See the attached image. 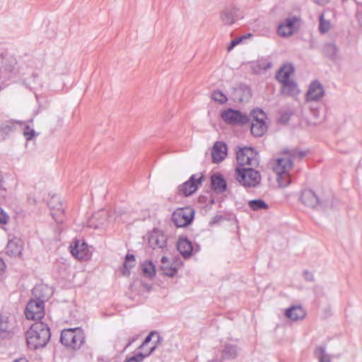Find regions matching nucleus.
Returning a JSON list of instances; mask_svg holds the SVG:
<instances>
[{
  "mask_svg": "<svg viewBox=\"0 0 362 362\" xmlns=\"http://www.w3.org/2000/svg\"><path fill=\"white\" fill-rule=\"evenodd\" d=\"M26 341L28 347L37 349L44 347L48 343L51 333L47 324L37 322L31 325L25 333Z\"/></svg>",
  "mask_w": 362,
  "mask_h": 362,
  "instance_id": "nucleus-1",
  "label": "nucleus"
},
{
  "mask_svg": "<svg viewBox=\"0 0 362 362\" xmlns=\"http://www.w3.org/2000/svg\"><path fill=\"white\" fill-rule=\"evenodd\" d=\"M60 341L65 346L77 350L85 341L84 333L79 327L66 329L61 333Z\"/></svg>",
  "mask_w": 362,
  "mask_h": 362,
  "instance_id": "nucleus-2",
  "label": "nucleus"
},
{
  "mask_svg": "<svg viewBox=\"0 0 362 362\" xmlns=\"http://www.w3.org/2000/svg\"><path fill=\"white\" fill-rule=\"evenodd\" d=\"M236 180L238 182L245 187H255L257 186L261 181V175L258 170H255L253 167L235 169Z\"/></svg>",
  "mask_w": 362,
  "mask_h": 362,
  "instance_id": "nucleus-3",
  "label": "nucleus"
},
{
  "mask_svg": "<svg viewBox=\"0 0 362 362\" xmlns=\"http://www.w3.org/2000/svg\"><path fill=\"white\" fill-rule=\"evenodd\" d=\"M293 167L291 159H277L274 166V171L277 174V180L282 187H287L291 183L288 171Z\"/></svg>",
  "mask_w": 362,
  "mask_h": 362,
  "instance_id": "nucleus-4",
  "label": "nucleus"
},
{
  "mask_svg": "<svg viewBox=\"0 0 362 362\" xmlns=\"http://www.w3.org/2000/svg\"><path fill=\"white\" fill-rule=\"evenodd\" d=\"M237 162L240 165H247L257 167L259 165V156L257 151L251 147L240 148L236 152Z\"/></svg>",
  "mask_w": 362,
  "mask_h": 362,
  "instance_id": "nucleus-5",
  "label": "nucleus"
},
{
  "mask_svg": "<svg viewBox=\"0 0 362 362\" xmlns=\"http://www.w3.org/2000/svg\"><path fill=\"white\" fill-rule=\"evenodd\" d=\"M250 116L252 118L250 127L252 134L255 136H262L267 128L264 122L265 113L260 109H256L251 112Z\"/></svg>",
  "mask_w": 362,
  "mask_h": 362,
  "instance_id": "nucleus-6",
  "label": "nucleus"
},
{
  "mask_svg": "<svg viewBox=\"0 0 362 362\" xmlns=\"http://www.w3.org/2000/svg\"><path fill=\"white\" fill-rule=\"evenodd\" d=\"M194 211L190 207L180 208L172 214V221L177 227L189 226L194 219Z\"/></svg>",
  "mask_w": 362,
  "mask_h": 362,
  "instance_id": "nucleus-7",
  "label": "nucleus"
},
{
  "mask_svg": "<svg viewBox=\"0 0 362 362\" xmlns=\"http://www.w3.org/2000/svg\"><path fill=\"white\" fill-rule=\"evenodd\" d=\"M204 180V175L202 173L191 175L189 179L183 184L178 186V192L185 197H188L194 194L199 186Z\"/></svg>",
  "mask_w": 362,
  "mask_h": 362,
  "instance_id": "nucleus-8",
  "label": "nucleus"
},
{
  "mask_svg": "<svg viewBox=\"0 0 362 362\" xmlns=\"http://www.w3.org/2000/svg\"><path fill=\"white\" fill-rule=\"evenodd\" d=\"M25 315L28 320H41L45 315L44 301L39 298L30 300L25 307Z\"/></svg>",
  "mask_w": 362,
  "mask_h": 362,
  "instance_id": "nucleus-9",
  "label": "nucleus"
},
{
  "mask_svg": "<svg viewBox=\"0 0 362 362\" xmlns=\"http://www.w3.org/2000/svg\"><path fill=\"white\" fill-rule=\"evenodd\" d=\"M221 118L229 124L232 125H244L247 123H249L250 119L249 116L245 114L242 113L239 110H233L231 108H228L226 110H224L221 113Z\"/></svg>",
  "mask_w": 362,
  "mask_h": 362,
  "instance_id": "nucleus-10",
  "label": "nucleus"
},
{
  "mask_svg": "<svg viewBox=\"0 0 362 362\" xmlns=\"http://www.w3.org/2000/svg\"><path fill=\"white\" fill-rule=\"evenodd\" d=\"M71 255L78 259H88L90 257L88 245L81 240H75L70 245Z\"/></svg>",
  "mask_w": 362,
  "mask_h": 362,
  "instance_id": "nucleus-11",
  "label": "nucleus"
},
{
  "mask_svg": "<svg viewBox=\"0 0 362 362\" xmlns=\"http://www.w3.org/2000/svg\"><path fill=\"white\" fill-rule=\"evenodd\" d=\"M167 238L162 230L154 229L148 235V244L153 250L164 249Z\"/></svg>",
  "mask_w": 362,
  "mask_h": 362,
  "instance_id": "nucleus-12",
  "label": "nucleus"
},
{
  "mask_svg": "<svg viewBox=\"0 0 362 362\" xmlns=\"http://www.w3.org/2000/svg\"><path fill=\"white\" fill-rule=\"evenodd\" d=\"M300 201L305 206L310 208L315 209L321 206L319 197L316 195L315 192L311 189L302 191Z\"/></svg>",
  "mask_w": 362,
  "mask_h": 362,
  "instance_id": "nucleus-13",
  "label": "nucleus"
},
{
  "mask_svg": "<svg viewBox=\"0 0 362 362\" xmlns=\"http://www.w3.org/2000/svg\"><path fill=\"white\" fill-rule=\"evenodd\" d=\"M324 95V89L322 84L315 81L312 82L309 86L308 90L306 93V100L308 101H318Z\"/></svg>",
  "mask_w": 362,
  "mask_h": 362,
  "instance_id": "nucleus-14",
  "label": "nucleus"
},
{
  "mask_svg": "<svg viewBox=\"0 0 362 362\" xmlns=\"http://www.w3.org/2000/svg\"><path fill=\"white\" fill-rule=\"evenodd\" d=\"M211 187L216 194H223L227 189V182L220 173H216L211 176Z\"/></svg>",
  "mask_w": 362,
  "mask_h": 362,
  "instance_id": "nucleus-15",
  "label": "nucleus"
},
{
  "mask_svg": "<svg viewBox=\"0 0 362 362\" xmlns=\"http://www.w3.org/2000/svg\"><path fill=\"white\" fill-rule=\"evenodd\" d=\"M23 247V241L15 237L8 240L5 249L6 253L11 257H17L21 255Z\"/></svg>",
  "mask_w": 362,
  "mask_h": 362,
  "instance_id": "nucleus-16",
  "label": "nucleus"
},
{
  "mask_svg": "<svg viewBox=\"0 0 362 362\" xmlns=\"http://www.w3.org/2000/svg\"><path fill=\"white\" fill-rule=\"evenodd\" d=\"M251 98V91L248 86L241 84L233 88V100L234 101H248Z\"/></svg>",
  "mask_w": 362,
  "mask_h": 362,
  "instance_id": "nucleus-17",
  "label": "nucleus"
},
{
  "mask_svg": "<svg viewBox=\"0 0 362 362\" xmlns=\"http://www.w3.org/2000/svg\"><path fill=\"white\" fill-rule=\"evenodd\" d=\"M48 205L51 210V214L54 219L57 222H62V220L59 218L60 215L63 214L64 209L62 204L59 201L58 197L54 196L48 202Z\"/></svg>",
  "mask_w": 362,
  "mask_h": 362,
  "instance_id": "nucleus-18",
  "label": "nucleus"
},
{
  "mask_svg": "<svg viewBox=\"0 0 362 362\" xmlns=\"http://www.w3.org/2000/svg\"><path fill=\"white\" fill-rule=\"evenodd\" d=\"M227 146L225 143L216 141L212 149L211 156L214 163L221 162L227 155Z\"/></svg>",
  "mask_w": 362,
  "mask_h": 362,
  "instance_id": "nucleus-19",
  "label": "nucleus"
},
{
  "mask_svg": "<svg viewBox=\"0 0 362 362\" xmlns=\"http://www.w3.org/2000/svg\"><path fill=\"white\" fill-rule=\"evenodd\" d=\"M177 249L182 256L187 259L191 257L193 247L191 242L187 238H180L177 243Z\"/></svg>",
  "mask_w": 362,
  "mask_h": 362,
  "instance_id": "nucleus-20",
  "label": "nucleus"
},
{
  "mask_svg": "<svg viewBox=\"0 0 362 362\" xmlns=\"http://www.w3.org/2000/svg\"><path fill=\"white\" fill-rule=\"evenodd\" d=\"M294 68L292 64H284L278 71L276 78L277 81L282 83L292 80L291 75L293 73Z\"/></svg>",
  "mask_w": 362,
  "mask_h": 362,
  "instance_id": "nucleus-21",
  "label": "nucleus"
},
{
  "mask_svg": "<svg viewBox=\"0 0 362 362\" xmlns=\"http://www.w3.org/2000/svg\"><path fill=\"white\" fill-rule=\"evenodd\" d=\"M285 315L293 321H297L304 318L305 312L300 305H293L285 312Z\"/></svg>",
  "mask_w": 362,
  "mask_h": 362,
  "instance_id": "nucleus-22",
  "label": "nucleus"
},
{
  "mask_svg": "<svg viewBox=\"0 0 362 362\" xmlns=\"http://www.w3.org/2000/svg\"><path fill=\"white\" fill-rule=\"evenodd\" d=\"M238 9L237 8H226L221 15L222 22L225 25H232L238 18Z\"/></svg>",
  "mask_w": 362,
  "mask_h": 362,
  "instance_id": "nucleus-23",
  "label": "nucleus"
},
{
  "mask_svg": "<svg viewBox=\"0 0 362 362\" xmlns=\"http://www.w3.org/2000/svg\"><path fill=\"white\" fill-rule=\"evenodd\" d=\"M281 93L287 96H294L299 93L297 83L291 80L281 83Z\"/></svg>",
  "mask_w": 362,
  "mask_h": 362,
  "instance_id": "nucleus-24",
  "label": "nucleus"
},
{
  "mask_svg": "<svg viewBox=\"0 0 362 362\" xmlns=\"http://www.w3.org/2000/svg\"><path fill=\"white\" fill-rule=\"evenodd\" d=\"M238 351L237 345L227 344L221 351V357L224 359H234L238 356Z\"/></svg>",
  "mask_w": 362,
  "mask_h": 362,
  "instance_id": "nucleus-25",
  "label": "nucleus"
},
{
  "mask_svg": "<svg viewBox=\"0 0 362 362\" xmlns=\"http://www.w3.org/2000/svg\"><path fill=\"white\" fill-rule=\"evenodd\" d=\"M136 260L133 255L127 254L125 257V260L122 269V273L124 276H129L130 274V269L135 266Z\"/></svg>",
  "mask_w": 362,
  "mask_h": 362,
  "instance_id": "nucleus-26",
  "label": "nucleus"
},
{
  "mask_svg": "<svg viewBox=\"0 0 362 362\" xmlns=\"http://www.w3.org/2000/svg\"><path fill=\"white\" fill-rule=\"evenodd\" d=\"M337 47L334 43H327L322 49L323 54L331 59H334L337 54Z\"/></svg>",
  "mask_w": 362,
  "mask_h": 362,
  "instance_id": "nucleus-27",
  "label": "nucleus"
},
{
  "mask_svg": "<svg viewBox=\"0 0 362 362\" xmlns=\"http://www.w3.org/2000/svg\"><path fill=\"white\" fill-rule=\"evenodd\" d=\"M315 356L319 362H331L329 356L326 353L325 348L322 346H317L314 351Z\"/></svg>",
  "mask_w": 362,
  "mask_h": 362,
  "instance_id": "nucleus-28",
  "label": "nucleus"
},
{
  "mask_svg": "<svg viewBox=\"0 0 362 362\" xmlns=\"http://www.w3.org/2000/svg\"><path fill=\"white\" fill-rule=\"evenodd\" d=\"M143 274L149 278L153 277L156 273V267L151 261H146L141 264Z\"/></svg>",
  "mask_w": 362,
  "mask_h": 362,
  "instance_id": "nucleus-29",
  "label": "nucleus"
},
{
  "mask_svg": "<svg viewBox=\"0 0 362 362\" xmlns=\"http://www.w3.org/2000/svg\"><path fill=\"white\" fill-rule=\"evenodd\" d=\"M16 130V123L12 121H6L1 124V132L4 136H8Z\"/></svg>",
  "mask_w": 362,
  "mask_h": 362,
  "instance_id": "nucleus-30",
  "label": "nucleus"
},
{
  "mask_svg": "<svg viewBox=\"0 0 362 362\" xmlns=\"http://www.w3.org/2000/svg\"><path fill=\"white\" fill-rule=\"evenodd\" d=\"M248 206L253 211H258L261 209H267L268 204L262 199H253L248 202Z\"/></svg>",
  "mask_w": 362,
  "mask_h": 362,
  "instance_id": "nucleus-31",
  "label": "nucleus"
},
{
  "mask_svg": "<svg viewBox=\"0 0 362 362\" xmlns=\"http://www.w3.org/2000/svg\"><path fill=\"white\" fill-rule=\"evenodd\" d=\"M331 28L329 20L325 18V14L322 13L319 18V31L321 33H326Z\"/></svg>",
  "mask_w": 362,
  "mask_h": 362,
  "instance_id": "nucleus-32",
  "label": "nucleus"
},
{
  "mask_svg": "<svg viewBox=\"0 0 362 362\" xmlns=\"http://www.w3.org/2000/svg\"><path fill=\"white\" fill-rule=\"evenodd\" d=\"M156 346H153L147 354L139 353L130 357L129 359H127L124 362H142L146 357H148L156 349Z\"/></svg>",
  "mask_w": 362,
  "mask_h": 362,
  "instance_id": "nucleus-33",
  "label": "nucleus"
},
{
  "mask_svg": "<svg viewBox=\"0 0 362 362\" xmlns=\"http://www.w3.org/2000/svg\"><path fill=\"white\" fill-rule=\"evenodd\" d=\"M8 329L7 320L0 315V339H4L8 334Z\"/></svg>",
  "mask_w": 362,
  "mask_h": 362,
  "instance_id": "nucleus-34",
  "label": "nucleus"
},
{
  "mask_svg": "<svg viewBox=\"0 0 362 362\" xmlns=\"http://www.w3.org/2000/svg\"><path fill=\"white\" fill-rule=\"evenodd\" d=\"M211 98L216 102L219 103L220 104H224L227 102V97L220 90H214L211 95Z\"/></svg>",
  "mask_w": 362,
  "mask_h": 362,
  "instance_id": "nucleus-35",
  "label": "nucleus"
},
{
  "mask_svg": "<svg viewBox=\"0 0 362 362\" xmlns=\"http://www.w3.org/2000/svg\"><path fill=\"white\" fill-rule=\"evenodd\" d=\"M296 21L297 18L296 17L285 19L284 21L280 24L281 31L284 28H286L287 30L291 29V30L293 31L294 24Z\"/></svg>",
  "mask_w": 362,
  "mask_h": 362,
  "instance_id": "nucleus-36",
  "label": "nucleus"
},
{
  "mask_svg": "<svg viewBox=\"0 0 362 362\" xmlns=\"http://www.w3.org/2000/svg\"><path fill=\"white\" fill-rule=\"evenodd\" d=\"M160 269L165 275L170 277L175 276L177 272V269L175 267L168 265H161Z\"/></svg>",
  "mask_w": 362,
  "mask_h": 362,
  "instance_id": "nucleus-37",
  "label": "nucleus"
},
{
  "mask_svg": "<svg viewBox=\"0 0 362 362\" xmlns=\"http://www.w3.org/2000/svg\"><path fill=\"white\" fill-rule=\"evenodd\" d=\"M23 134L27 140H31L35 135L34 129H31L28 125H26L24 130Z\"/></svg>",
  "mask_w": 362,
  "mask_h": 362,
  "instance_id": "nucleus-38",
  "label": "nucleus"
},
{
  "mask_svg": "<svg viewBox=\"0 0 362 362\" xmlns=\"http://www.w3.org/2000/svg\"><path fill=\"white\" fill-rule=\"evenodd\" d=\"M298 150L297 149H284L283 153L288 155V157L285 159H291L293 161V158L298 157Z\"/></svg>",
  "mask_w": 362,
  "mask_h": 362,
  "instance_id": "nucleus-39",
  "label": "nucleus"
},
{
  "mask_svg": "<svg viewBox=\"0 0 362 362\" xmlns=\"http://www.w3.org/2000/svg\"><path fill=\"white\" fill-rule=\"evenodd\" d=\"M357 9H356V18L361 26H362V2L356 1Z\"/></svg>",
  "mask_w": 362,
  "mask_h": 362,
  "instance_id": "nucleus-40",
  "label": "nucleus"
},
{
  "mask_svg": "<svg viewBox=\"0 0 362 362\" xmlns=\"http://www.w3.org/2000/svg\"><path fill=\"white\" fill-rule=\"evenodd\" d=\"M8 221V215L4 211L1 207H0V224H6Z\"/></svg>",
  "mask_w": 362,
  "mask_h": 362,
  "instance_id": "nucleus-41",
  "label": "nucleus"
},
{
  "mask_svg": "<svg viewBox=\"0 0 362 362\" xmlns=\"http://www.w3.org/2000/svg\"><path fill=\"white\" fill-rule=\"evenodd\" d=\"M292 33H293V31L291 30V29L287 30L286 28H284L282 29V30L281 31V30H280V25H279V27H278V34L280 36L287 37V36L291 35Z\"/></svg>",
  "mask_w": 362,
  "mask_h": 362,
  "instance_id": "nucleus-42",
  "label": "nucleus"
},
{
  "mask_svg": "<svg viewBox=\"0 0 362 362\" xmlns=\"http://www.w3.org/2000/svg\"><path fill=\"white\" fill-rule=\"evenodd\" d=\"M245 37H240L238 38L234 39L231 41L230 45L228 47V50L230 51L235 47L237 45H238L243 40V38H245Z\"/></svg>",
  "mask_w": 362,
  "mask_h": 362,
  "instance_id": "nucleus-43",
  "label": "nucleus"
},
{
  "mask_svg": "<svg viewBox=\"0 0 362 362\" xmlns=\"http://www.w3.org/2000/svg\"><path fill=\"white\" fill-rule=\"evenodd\" d=\"M154 334H157V333L156 332H151L149 333V334L146 337V339H144V342L141 344V345L139 346V349H143L147 344H148L151 340V338L154 335Z\"/></svg>",
  "mask_w": 362,
  "mask_h": 362,
  "instance_id": "nucleus-44",
  "label": "nucleus"
},
{
  "mask_svg": "<svg viewBox=\"0 0 362 362\" xmlns=\"http://www.w3.org/2000/svg\"><path fill=\"white\" fill-rule=\"evenodd\" d=\"M303 276L304 278L308 281H313L314 280L313 274L308 271H305L303 272Z\"/></svg>",
  "mask_w": 362,
  "mask_h": 362,
  "instance_id": "nucleus-45",
  "label": "nucleus"
},
{
  "mask_svg": "<svg viewBox=\"0 0 362 362\" xmlns=\"http://www.w3.org/2000/svg\"><path fill=\"white\" fill-rule=\"evenodd\" d=\"M6 265L2 259L0 258V278L2 277L5 272Z\"/></svg>",
  "mask_w": 362,
  "mask_h": 362,
  "instance_id": "nucleus-46",
  "label": "nucleus"
},
{
  "mask_svg": "<svg viewBox=\"0 0 362 362\" xmlns=\"http://www.w3.org/2000/svg\"><path fill=\"white\" fill-rule=\"evenodd\" d=\"M312 1L314 3H315L316 4H318L320 6H323L329 1V0H312Z\"/></svg>",
  "mask_w": 362,
  "mask_h": 362,
  "instance_id": "nucleus-47",
  "label": "nucleus"
},
{
  "mask_svg": "<svg viewBox=\"0 0 362 362\" xmlns=\"http://www.w3.org/2000/svg\"><path fill=\"white\" fill-rule=\"evenodd\" d=\"M306 154V152L305 151H298V157L299 159H301L303 158Z\"/></svg>",
  "mask_w": 362,
  "mask_h": 362,
  "instance_id": "nucleus-48",
  "label": "nucleus"
},
{
  "mask_svg": "<svg viewBox=\"0 0 362 362\" xmlns=\"http://www.w3.org/2000/svg\"><path fill=\"white\" fill-rule=\"evenodd\" d=\"M4 182V177L1 174H0V189L3 190H6V188L3 186Z\"/></svg>",
  "mask_w": 362,
  "mask_h": 362,
  "instance_id": "nucleus-49",
  "label": "nucleus"
},
{
  "mask_svg": "<svg viewBox=\"0 0 362 362\" xmlns=\"http://www.w3.org/2000/svg\"><path fill=\"white\" fill-rule=\"evenodd\" d=\"M168 262V259L166 257H163L161 258V263H162V265H165L166 263Z\"/></svg>",
  "mask_w": 362,
  "mask_h": 362,
  "instance_id": "nucleus-50",
  "label": "nucleus"
},
{
  "mask_svg": "<svg viewBox=\"0 0 362 362\" xmlns=\"http://www.w3.org/2000/svg\"><path fill=\"white\" fill-rule=\"evenodd\" d=\"M14 362H29V361L25 358H21L15 360Z\"/></svg>",
  "mask_w": 362,
  "mask_h": 362,
  "instance_id": "nucleus-51",
  "label": "nucleus"
},
{
  "mask_svg": "<svg viewBox=\"0 0 362 362\" xmlns=\"http://www.w3.org/2000/svg\"><path fill=\"white\" fill-rule=\"evenodd\" d=\"M272 67V63H268L267 66L264 68V69H267Z\"/></svg>",
  "mask_w": 362,
  "mask_h": 362,
  "instance_id": "nucleus-52",
  "label": "nucleus"
},
{
  "mask_svg": "<svg viewBox=\"0 0 362 362\" xmlns=\"http://www.w3.org/2000/svg\"><path fill=\"white\" fill-rule=\"evenodd\" d=\"M160 336H159V335H158V341H159V340H160Z\"/></svg>",
  "mask_w": 362,
  "mask_h": 362,
  "instance_id": "nucleus-53",
  "label": "nucleus"
},
{
  "mask_svg": "<svg viewBox=\"0 0 362 362\" xmlns=\"http://www.w3.org/2000/svg\"><path fill=\"white\" fill-rule=\"evenodd\" d=\"M132 342V341L129 342V343L128 344V345H127V346L131 345Z\"/></svg>",
  "mask_w": 362,
  "mask_h": 362,
  "instance_id": "nucleus-54",
  "label": "nucleus"
}]
</instances>
